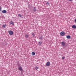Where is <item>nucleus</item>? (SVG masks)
Wrapping results in <instances>:
<instances>
[{"label": "nucleus", "mask_w": 76, "mask_h": 76, "mask_svg": "<svg viewBox=\"0 0 76 76\" xmlns=\"http://www.w3.org/2000/svg\"><path fill=\"white\" fill-rule=\"evenodd\" d=\"M8 33L10 35H12V34H13V31H12L11 30H10L8 31Z\"/></svg>", "instance_id": "nucleus-1"}, {"label": "nucleus", "mask_w": 76, "mask_h": 76, "mask_svg": "<svg viewBox=\"0 0 76 76\" xmlns=\"http://www.w3.org/2000/svg\"><path fill=\"white\" fill-rule=\"evenodd\" d=\"M39 68L38 67H35V69H36L37 70V69H38Z\"/></svg>", "instance_id": "nucleus-17"}, {"label": "nucleus", "mask_w": 76, "mask_h": 76, "mask_svg": "<svg viewBox=\"0 0 76 76\" xmlns=\"http://www.w3.org/2000/svg\"><path fill=\"white\" fill-rule=\"evenodd\" d=\"M46 4H49V3H48V2H47Z\"/></svg>", "instance_id": "nucleus-19"}, {"label": "nucleus", "mask_w": 76, "mask_h": 76, "mask_svg": "<svg viewBox=\"0 0 76 76\" xmlns=\"http://www.w3.org/2000/svg\"><path fill=\"white\" fill-rule=\"evenodd\" d=\"M6 24L3 25L2 26V27H3V28H4L5 27H6Z\"/></svg>", "instance_id": "nucleus-15"}, {"label": "nucleus", "mask_w": 76, "mask_h": 76, "mask_svg": "<svg viewBox=\"0 0 76 76\" xmlns=\"http://www.w3.org/2000/svg\"><path fill=\"white\" fill-rule=\"evenodd\" d=\"M1 11V8L0 7V12Z\"/></svg>", "instance_id": "nucleus-20"}, {"label": "nucleus", "mask_w": 76, "mask_h": 76, "mask_svg": "<svg viewBox=\"0 0 76 76\" xmlns=\"http://www.w3.org/2000/svg\"><path fill=\"white\" fill-rule=\"evenodd\" d=\"M18 16H19L20 17H21L22 16V15H21L19 14H18Z\"/></svg>", "instance_id": "nucleus-18"}, {"label": "nucleus", "mask_w": 76, "mask_h": 76, "mask_svg": "<svg viewBox=\"0 0 76 76\" xmlns=\"http://www.w3.org/2000/svg\"><path fill=\"white\" fill-rule=\"evenodd\" d=\"M39 39H41V40L43 39L42 37H39Z\"/></svg>", "instance_id": "nucleus-16"}, {"label": "nucleus", "mask_w": 76, "mask_h": 76, "mask_svg": "<svg viewBox=\"0 0 76 76\" xmlns=\"http://www.w3.org/2000/svg\"><path fill=\"white\" fill-rule=\"evenodd\" d=\"M69 1H72V0H68Z\"/></svg>", "instance_id": "nucleus-23"}, {"label": "nucleus", "mask_w": 76, "mask_h": 76, "mask_svg": "<svg viewBox=\"0 0 76 76\" xmlns=\"http://www.w3.org/2000/svg\"><path fill=\"white\" fill-rule=\"evenodd\" d=\"M65 58L64 57H63L62 58V59H64Z\"/></svg>", "instance_id": "nucleus-21"}, {"label": "nucleus", "mask_w": 76, "mask_h": 76, "mask_svg": "<svg viewBox=\"0 0 76 76\" xmlns=\"http://www.w3.org/2000/svg\"><path fill=\"white\" fill-rule=\"evenodd\" d=\"M28 37H29V35L28 34L25 35V37L26 38H28Z\"/></svg>", "instance_id": "nucleus-8"}, {"label": "nucleus", "mask_w": 76, "mask_h": 76, "mask_svg": "<svg viewBox=\"0 0 76 76\" xmlns=\"http://www.w3.org/2000/svg\"><path fill=\"white\" fill-rule=\"evenodd\" d=\"M72 28H73V29H75V28H76V26L75 25H73L72 26Z\"/></svg>", "instance_id": "nucleus-7"}, {"label": "nucleus", "mask_w": 76, "mask_h": 76, "mask_svg": "<svg viewBox=\"0 0 76 76\" xmlns=\"http://www.w3.org/2000/svg\"><path fill=\"white\" fill-rule=\"evenodd\" d=\"M65 33L64 31H62L61 32V33H60V34L61 36H64V34Z\"/></svg>", "instance_id": "nucleus-2"}, {"label": "nucleus", "mask_w": 76, "mask_h": 76, "mask_svg": "<svg viewBox=\"0 0 76 76\" xmlns=\"http://www.w3.org/2000/svg\"><path fill=\"white\" fill-rule=\"evenodd\" d=\"M39 45H41L42 44V42H40L38 43Z\"/></svg>", "instance_id": "nucleus-13"}, {"label": "nucleus", "mask_w": 76, "mask_h": 76, "mask_svg": "<svg viewBox=\"0 0 76 76\" xmlns=\"http://www.w3.org/2000/svg\"><path fill=\"white\" fill-rule=\"evenodd\" d=\"M46 66L48 67H49V66H50V61H48L46 63Z\"/></svg>", "instance_id": "nucleus-3"}, {"label": "nucleus", "mask_w": 76, "mask_h": 76, "mask_svg": "<svg viewBox=\"0 0 76 76\" xmlns=\"http://www.w3.org/2000/svg\"><path fill=\"white\" fill-rule=\"evenodd\" d=\"M18 69L20 70L21 72L23 71V69H22V68L21 66H20L18 67Z\"/></svg>", "instance_id": "nucleus-4"}, {"label": "nucleus", "mask_w": 76, "mask_h": 76, "mask_svg": "<svg viewBox=\"0 0 76 76\" xmlns=\"http://www.w3.org/2000/svg\"><path fill=\"white\" fill-rule=\"evenodd\" d=\"M31 55L32 56H35V53L34 52H33L31 53Z\"/></svg>", "instance_id": "nucleus-9"}, {"label": "nucleus", "mask_w": 76, "mask_h": 76, "mask_svg": "<svg viewBox=\"0 0 76 76\" xmlns=\"http://www.w3.org/2000/svg\"><path fill=\"white\" fill-rule=\"evenodd\" d=\"M75 21L76 23V18H75Z\"/></svg>", "instance_id": "nucleus-22"}, {"label": "nucleus", "mask_w": 76, "mask_h": 76, "mask_svg": "<svg viewBox=\"0 0 76 76\" xmlns=\"http://www.w3.org/2000/svg\"><path fill=\"white\" fill-rule=\"evenodd\" d=\"M60 44L62 45V46H64L65 45V43L64 42H61Z\"/></svg>", "instance_id": "nucleus-5"}, {"label": "nucleus", "mask_w": 76, "mask_h": 76, "mask_svg": "<svg viewBox=\"0 0 76 76\" xmlns=\"http://www.w3.org/2000/svg\"><path fill=\"white\" fill-rule=\"evenodd\" d=\"M32 37H34V36H35V34L32 33Z\"/></svg>", "instance_id": "nucleus-14"}, {"label": "nucleus", "mask_w": 76, "mask_h": 76, "mask_svg": "<svg viewBox=\"0 0 76 76\" xmlns=\"http://www.w3.org/2000/svg\"><path fill=\"white\" fill-rule=\"evenodd\" d=\"M2 12L3 13H6L7 12V11L5 10H3L2 11Z\"/></svg>", "instance_id": "nucleus-6"}, {"label": "nucleus", "mask_w": 76, "mask_h": 76, "mask_svg": "<svg viewBox=\"0 0 76 76\" xmlns=\"http://www.w3.org/2000/svg\"><path fill=\"white\" fill-rule=\"evenodd\" d=\"M10 24H12V25H14V23L12 21H11V22H10Z\"/></svg>", "instance_id": "nucleus-12"}, {"label": "nucleus", "mask_w": 76, "mask_h": 76, "mask_svg": "<svg viewBox=\"0 0 76 76\" xmlns=\"http://www.w3.org/2000/svg\"><path fill=\"white\" fill-rule=\"evenodd\" d=\"M33 11L34 12H36V11H37V9L35 8V7L33 8Z\"/></svg>", "instance_id": "nucleus-10"}, {"label": "nucleus", "mask_w": 76, "mask_h": 76, "mask_svg": "<svg viewBox=\"0 0 76 76\" xmlns=\"http://www.w3.org/2000/svg\"><path fill=\"white\" fill-rule=\"evenodd\" d=\"M66 38L67 39H70V36L69 35H67L66 36Z\"/></svg>", "instance_id": "nucleus-11"}]
</instances>
